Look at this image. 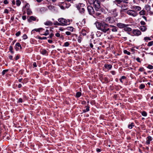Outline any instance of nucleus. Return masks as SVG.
Returning <instances> with one entry per match:
<instances>
[{"mask_svg":"<svg viewBox=\"0 0 153 153\" xmlns=\"http://www.w3.org/2000/svg\"><path fill=\"white\" fill-rule=\"evenodd\" d=\"M97 28L104 33L110 32V25L105 22H96L95 23Z\"/></svg>","mask_w":153,"mask_h":153,"instance_id":"1","label":"nucleus"},{"mask_svg":"<svg viewBox=\"0 0 153 153\" xmlns=\"http://www.w3.org/2000/svg\"><path fill=\"white\" fill-rule=\"evenodd\" d=\"M94 7L96 11L100 12L101 11V8L100 5V2L98 0H95L94 2Z\"/></svg>","mask_w":153,"mask_h":153,"instance_id":"2","label":"nucleus"},{"mask_svg":"<svg viewBox=\"0 0 153 153\" xmlns=\"http://www.w3.org/2000/svg\"><path fill=\"white\" fill-rule=\"evenodd\" d=\"M58 21L61 24V25L64 26L68 25L70 24V21L69 20H66L62 18H59Z\"/></svg>","mask_w":153,"mask_h":153,"instance_id":"3","label":"nucleus"},{"mask_svg":"<svg viewBox=\"0 0 153 153\" xmlns=\"http://www.w3.org/2000/svg\"><path fill=\"white\" fill-rule=\"evenodd\" d=\"M126 13L128 15L133 17H135L138 15L137 13L134 10H129L126 11Z\"/></svg>","mask_w":153,"mask_h":153,"instance_id":"4","label":"nucleus"},{"mask_svg":"<svg viewBox=\"0 0 153 153\" xmlns=\"http://www.w3.org/2000/svg\"><path fill=\"white\" fill-rule=\"evenodd\" d=\"M29 5L27 3L26 4L25 6L23 7V10L25 8H26L27 10V14L28 15H30L32 14V12L31 10L29 9Z\"/></svg>","mask_w":153,"mask_h":153,"instance_id":"5","label":"nucleus"},{"mask_svg":"<svg viewBox=\"0 0 153 153\" xmlns=\"http://www.w3.org/2000/svg\"><path fill=\"white\" fill-rule=\"evenodd\" d=\"M87 9L90 14L92 15L94 14V11L93 7L92 6H88L87 7Z\"/></svg>","mask_w":153,"mask_h":153,"instance_id":"6","label":"nucleus"},{"mask_svg":"<svg viewBox=\"0 0 153 153\" xmlns=\"http://www.w3.org/2000/svg\"><path fill=\"white\" fill-rule=\"evenodd\" d=\"M133 34L135 36H138L141 34V32L138 29H134L132 30Z\"/></svg>","mask_w":153,"mask_h":153,"instance_id":"7","label":"nucleus"},{"mask_svg":"<svg viewBox=\"0 0 153 153\" xmlns=\"http://www.w3.org/2000/svg\"><path fill=\"white\" fill-rule=\"evenodd\" d=\"M83 6H84V5L83 4H82L80 5V6H79V7H77V8L79 10V12L81 13H83L85 11V8L83 7Z\"/></svg>","mask_w":153,"mask_h":153,"instance_id":"8","label":"nucleus"},{"mask_svg":"<svg viewBox=\"0 0 153 153\" xmlns=\"http://www.w3.org/2000/svg\"><path fill=\"white\" fill-rule=\"evenodd\" d=\"M105 21L108 23H112L114 22L113 18L109 17L106 18Z\"/></svg>","mask_w":153,"mask_h":153,"instance_id":"9","label":"nucleus"},{"mask_svg":"<svg viewBox=\"0 0 153 153\" xmlns=\"http://www.w3.org/2000/svg\"><path fill=\"white\" fill-rule=\"evenodd\" d=\"M117 26L120 28H124V27H127L128 25H126L121 23H118Z\"/></svg>","mask_w":153,"mask_h":153,"instance_id":"10","label":"nucleus"},{"mask_svg":"<svg viewBox=\"0 0 153 153\" xmlns=\"http://www.w3.org/2000/svg\"><path fill=\"white\" fill-rule=\"evenodd\" d=\"M15 48L16 51H18L19 49L22 48L21 46L19 43L17 42L16 44Z\"/></svg>","mask_w":153,"mask_h":153,"instance_id":"11","label":"nucleus"},{"mask_svg":"<svg viewBox=\"0 0 153 153\" xmlns=\"http://www.w3.org/2000/svg\"><path fill=\"white\" fill-rule=\"evenodd\" d=\"M132 8L135 11L137 12L141 10V7L139 6H134L132 7Z\"/></svg>","mask_w":153,"mask_h":153,"instance_id":"12","label":"nucleus"},{"mask_svg":"<svg viewBox=\"0 0 153 153\" xmlns=\"http://www.w3.org/2000/svg\"><path fill=\"white\" fill-rule=\"evenodd\" d=\"M146 139V144L149 145L150 143V142L152 140V138L151 136H149L147 137Z\"/></svg>","mask_w":153,"mask_h":153,"instance_id":"13","label":"nucleus"},{"mask_svg":"<svg viewBox=\"0 0 153 153\" xmlns=\"http://www.w3.org/2000/svg\"><path fill=\"white\" fill-rule=\"evenodd\" d=\"M112 27V29H111V31L112 32H117V31L118 29L117 27L116 26L113 25H110V27Z\"/></svg>","mask_w":153,"mask_h":153,"instance_id":"14","label":"nucleus"},{"mask_svg":"<svg viewBox=\"0 0 153 153\" xmlns=\"http://www.w3.org/2000/svg\"><path fill=\"white\" fill-rule=\"evenodd\" d=\"M139 28L142 31H145L147 29L146 27L144 26H140Z\"/></svg>","mask_w":153,"mask_h":153,"instance_id":"15","label":"nucleus"},{"mask_svg":"<svg viewBox=\"0 0 153 153\" xmlns=\"http://www.w3.org/2000/svg\"><path fill=\"white\" fill-rule=\"evenodd\" d=\"M145 8L146 10H147V12L150 11L151 7L150 6H149V5L147 4L145 5Z\"/></svg>","mask_w":153,"mask_h":153,"instance_id":"16","label":"nucleus"},{"mask_svg":"<svg viewBox=\"0 0 153 153\" xmlns=\"http://www.w3.org/2000/svg\"><path fill=\"white\" fill-rule=\"evenodd\" d=\"M36 19V18L35 17L31 16H30L29 19H28V21L29 22H31V20L35 21Z\"/></svg>","mask_w":153,"mask_h":153,"instance_id":"17","label":"nucleus"},{"mask_svg":"<svg viewBox=\"0 0 153 153\" xmlns=\"http://www.w3.org/2000/svg\"><path fill=\"white\" fill-rule=\"evenodd\" d=\"M146 13V11L144 10H141L139 13V14L140 15H145Z\"/></svg>","mask_w":153,"mask_h":153,"instance_id":"18","label":"nucleus"},{"mask_svg":"<svg viewBox=\"0 0 153 153\" xmlns=\"http://www.w3.org/2000/svg\"><path fill=\"white\" fill-rule=\"evenodd\" d=\"M104 67L106 68L110 69L112 67V65L110 64H105Z\"/></svg>","mask_w":153,"mask_h":153,"instance_id":"19","label":"nucleus"},{"mask_svg":"<svg viewBox=\"0 0 153 153\" xmlns=\"http://www.w3.org/2000/svg\"><path fill=\"white\" fill-rule=\"evenodd\" d=\"M124 30L125 31H127L128 32H130L131 31L132 29L131 28L129 27H124Z\"/></svg>","mask_w":153,"mask_h":153,"instance_id":"20","label":"nucleus"},{"mask_svg":"<svg viewBox=\"0 0 153 153\" xmlns=\"http://www.w3.org/2000/svg\"><path fill=\"white\" fill-rule=\"evenodd\" d=\"M45 25H52V22L50 21H47L44 23Z\"/></svg>","mask_w":153,"mask_h":153,"instance_id":"21","label":"nucleus"},{"mask_svg":"<svg viewBox=\"0 0 153 153\" xmlns=\"http://www.w3.org/2000/svg\"><path fill=\"white\" fill-rule=\"evenodd\" d=\"M86 108L85 109H84L83 110V111L84 113H85L87 111H88L89 110V107L88 106H86L85 107Z\"/></svg>","mask_w":153,"mask_h":153,"instance_id":"22","label":"nucleus"},{"mask_svg":"<svg viewBox=\"0 0 153 153\" xmlns=\"http://www.w3.org/2000/svg\"><path fill=\"white\" fill-rule=\"evenodd\" d=\"M134 126V123H131L130 124H129L128 125V128L131 129L132 128V127L133 126Z\"/></svg>","mask_w":153,"mask_h":153,"instance_id":"23","label":"nucleus"},{"mask_svg":"<svg viewBox=\"0 0 153 153\" xmlns=\"http://www.w3.org/2000/svg\"><path fill=\"white\" fill-rule=\"evenodd\" d=\"M44 29H43L42 28H39L38 29H35L33 30H32V31H35L36 32H39L41 30H43Z\"/></svg>","mask_w":153,"mask_h":153,"instance_id":"24","label":"nucleus"},{"mask_svg":"<svg viewBox=\"0 0 153 153\" xmlns=\"http://www.w3.org/2000/svg\"><path fill=\"white\" fill-rule=\"evenodd\" d=\"M122 2V1L120 0H116L114 1V3L116 4H120Z\"/></svg>","mask_w":153,"mask_h":153,"instance_id":"25","label":"nucleus"},{"mask_svg":"<svg viewBox=\"0 0 153 153\" xmlns=\"http://www.w3.org/2000/svg\"><path fill=\"white\" fill-rule=\"evenodd\" d=\"M126 78V77L124 76H123L120 79V81L122 82L123 83V79H124Z\"/></svg>","mask_w":153,"mask_h":153,"instance_id":"26","label":"nucleus"},{"mask_svg":"<svg viewBox=\"0 0 153 153\" xmlns=\"http://www.w3.org/2000/svg\"><path fill=\"white\" fill-rule=\"evenodd\" d=\"M94 0H88V2L90 4H92L94 3Z\"/></svg>","mask_w":153,"mask_h":153,"instance_id":"27","label":"nucleus"},{"mask_svg":"<svg viewBox=\"0 0 153 153\" xmlns=\"http://www.w3.org/2000/svg\"><path fill=\"white\" fill-rule=\"evenodd\" d=\"M81 94V93L80 92H78L76 94V97H80Z\"/></svg>","mask_w":153,"mask_h":153,"instance_id":"28","label":"nucleus"},{"mask_svg":"<svg viewBox=\"0 0 153 153\" xmlns=\"http://www.w3.org/2000/svg\"><path fill=\"white\" fill-rule=\"evenodd\" d=\"M21 2L19 0H17L16 1V4L17 6H19L21 4Z\"/></svg>","mask_w":153,"mask_h":153,"instance_id":"29","label":"nucleus"},{"mask_svg":"<svg viewBox=\"0 0 153 153\" xmlns=\"http://www.w3.org/2000/svg\"><path fill=\"white\" fill-rule=\"evenodd\" d=\"M123 52L124 53L128 55H130L131 54V53L130 52L126 50H124L123 51Z\"/></svg>","mask_w":153,"mask_h":153,"instance_id":"30","label":"nucleus"},{"mask_svg":"<svg viewBox=\"0 0 153 153\" xmlns=\"http://www.w3.org/2000/svg\"><path fill=\"white\" fill-rule=\"evenodd\" d=\"M8 71V69H5V70H4L2 72V74L3 75H4V74H5L7 73Z\"/></svg>","mask_w":153,"mask_h":153,"instance_id":"31","label":"nucleus"},{"mask_svg":"<svg viewBox=\"0 0 153 153\" xmlns=\"http://www.w3.org/2000/svg\"><path fill=\"white\" fill-rule=\"evenodd\" d=\"M68 30L72 32L73 30V28L72 27H68L67 28Z\"/></svg>","mask_w":153,"mask_h":153,"instance_id":"32","label":"nucleus"},{"mask_svg":"<svg viewBox=\"0 0 153 153\" xmlns=\"http://www.w3.org/2000/svg\"><path fill=\"white\" fill-rule=\"evenodd\" d=\"M141 114L143 116L145 117L147 115L146 112L145 111H143L141 113Z\"/></svg>","mask_w":153,"mask_h":153,"instance_id":"33","label":"nucleus"},{"mask_svg":"<svg viewBox=\"0 0 153 153\" xmlns=\"http://www.w3.org/2000/svg\"><path fill=\"white\" fill-rule=\"evenodd\" d=\"M153 44V41H151V42H149L148 43V44H147V46H150L152 45Z\"/></svg>","mask_w":153,"mask_h":153,"instance_id":"34","label":"nucleus"},{"mask_svg":"<svg viewBox=\"0 0 153 153\" xmlns=\"http://www.w3.org/2000/svg\"><path fill=\"white\" fill-rule=\"evenodd\" d=\"M82 38L81 36H79L78 38L77 41L79 43H80L82 40Z\"/></svg>","mask_w":153,"mask_h":153,"instance_id":"35","label":"nucleus"},{"mask_svg":"<svg viewBox=\"0 0 153 153\" xmlns=\"http://www.w3.org/2000/svg\"><path fill=\"white\" fill-rule=\"evenodd\" d=\"M145 87V85L144 84H141L139 86V88L141 89H142L144 88Z\"/></svg>","mask_w":153,"mask_h":153,"instance_id":"36","label":"nucleus"},{"mask_svg":"<svg viewBox=\"0 0 153 153\" xmlns=\"http://www.w3.org/2000/svg\"><path fill=\"white\" fill-rule=\"evenodd\" d=\"M41 53L42 54L45 55L47 51L45 50H43L41 51Z\"/></svg>","mask_w":153,"mask_h":153,"instance_id":"37","label":"nucleus"},{"mask_svg":"<svg viewBox=\"0 0 153 153\" xmlns=\"http://www.w3.org/2000/svg\"><path fill=\"white\" fill-rule=\"evenodd\" d=\"M144 39L145 41H146V42H147V40H151V39L149 37H145Z\"/></svg>","mask_w":153,"mask_h":153,"instance_id":"38","label":"nucleus"},{"mask_svg":"<svg viewBox=\"0 0 153 153\" xmlns=\"http://www.w3.org/2000/svg\"><path fill=\"white\" fill-rule=\"evenodd\" d=\"M147 68L150 69H153V66L151 65H149L147 66Z\"/></svg>","mask_w":153,"mask_h":153,"instance_id":"39","label":"nucleus"},{"mask_svg":"<svg viewBox=\"0 0 153 153\" xmlns=\"http://www.w3.org/2000/svg\"><path fill=\"white\" fill-rule=\"evenodd\" d=\"M9 50L10 51V52L12 53H13V48L12 46H10L9 48Z\"/></svg>","mask_w":153,"mask_h":153,"instance_id":"40","label":"nucleus"},{"mask_svg":"<svg viewBox=\"0 0 153 153\" xmlns=\"http://www.w3.org/2000/svg\"><path fill=\"white\" fill-rule=\"evenodd\" d=\"M69 45V43L68 42H66L64 43V46L65 47H68Z\"/></svg>","mask_w":153,"mask_h":153,"instance_id":"41","label":"nucleus"},{"mask_svg":"<svg viewBox=\"0 0 153 153\" xmlns=\"http://www.w3.org/2000/svg\"><path fill=\"white\" fill-rule=\"evenodd\" d=\"M48 32H49V31L48 30H46L45 32V33L43 34V35H45V36L49 34Z\"/></svg>","mask_w":153,"mask_h":153,"instance_id":"42","label":"nucleus"},{"mask_svg":"<svg viewBox=\"0 0 153 153\" xmlns=\"http://www.w3.org/2000/svg\"><path fill=\"white\" fill-rule=\"evenodd\" d=\"M23 38L24 39H26L27 38V35L25 34H24L23 36H22Z\"/></svg>","mask_w":153,"mask_h":153,"instance_id":"43","label":"nucleus"},{"mask_svg":"<svg viewBox=\"0 0 153 153\" xmlns=\"http://www.w3.org/2000/svg\"><path fill=\"white\" fill-rule=\"evenodd\" d=\"M20 34L21 32L20 31H18L16 33L15 35L16 36H19V35H20Z\"/></svg>","mask_w":153,"mask_h":153,"instance_id":"44","label":"nucleus"},{"mask_svg":"<svg viewBox=\"0 0 153 153\" xmlns=\"http://www.w3.org/2000/svg\"><path fill=\"white\" fill-rule=\"evenodd\" d=\"M140 71L142 72L144 70V69L143 68H140L139 70Z\"/></svg>","mask_w":153,"mask_h":153,"instance_id":"45","label":"nucleus"},{"mask_svg":"<svg viewBox=\"0 0 153 153\" xmlns=\"http://www.w3.org/2000/svg\"><path fill=\"white\" fill-rule=\"evenodd\" d=\"M140 23L141 25H144L146 24L145 22H144L143 21H141L140 22Z\"/></svg>","mask_w":153,"mask_h":153,"instance_id":"46","label":"nucleus"},{"mask_svg":"<svg viewBox=\"0 0 153 153\" xmlns=\"http://www.w3.org/2000/svg\"><path fill=\"white\" fill-rule=\"evenodd\" d=\"M54 25H61V24L60 22H56L55 23Z\"/></svg>","mask_w":153,"mask_h":153,"instance_id":"47","label":"nucleus"},{"mask_svg":"<svg viewBox=\"0 0 153 153\" xmlns=\"http://www.w3.org/2000/svg\"><path fill=\"white\" fill-rule=\"evenodd\" d=\"M4 4H6L8 3V1L7 0H4Z\"/></svg>","mask_w":153,"mask_h":153,"instance_id":"48","label":"nucleus"},{"mask_svg":"<svg viewBox=\"0 0 153 153\" xmlns=\"http://www.w3.org/2000/svg\"><path fill=\"white\" fill-rule=\"evenodd\" d=\"M55 36L57 37H60V34L59 33H57L55 34Z\"/></svg>","mask_w":153,"mask_h":153,"instance_id":"49","label":"nucleus"},{"mask_svg":"<svg viewBox=\"0 0 153 153\" xmlns=\"http://www.w3.org/2000/svg\"><path fill=\"white\" fill-rule=\"evenodd\" d=\"M4 12L5 13H8L9 11L7 9H6L4 10Z\"/></svg>","mask_w":153,"mask_h":153,"instance_id":"50","label":"nucleus"},{"mask_svg":"<svg viewBox=\"0 0 153 153\" xmlns=\"http://www.w3.org/2000/svg\"><path fill=\"white\" fill-rule=\"evenodd\" d=\"M140 126L144 130L145 129V126L144 125H141Z\"/></svg>","mask_w":153,"mask_h":153,"instance_id":"51","label":"nucleus"},{"mask_svg":"<svg viewBox=\"0 0 153 153\" xmlns=\"http://www.w3.org/2000/svg\"><path fill=\"white\" fill-rule=\"evenodd\" d=\"M22 102V98H19L18 101V102Z\"/></svg>","mask_w":153,"mask_h":153,"instance_id":"52","label":"nucleus"},{"mask_svg":"<svg viewBox=\"0 0 153 153\" xmlns=\"http://www.w3.org/2000/svg\"><path fill=\"white\" fill-rule=\"evenodd\" d=\"M66 34L67 35H70L71 34V33L69 31H67L66 32Z\"/></svg>","mask_w":153,"mask_h":153,"instance_id":"53","label":"nucleus"},{"mask_svg":"<svg viewBox=\"0 0 153 153\" xmlns=\"http://www.w3.org/2000/svg\"><path fill=\"white\" fill-rule=\"evenodd\" d=\"M33 66H34V67H37L36 64V62H33Z\"/></svg>","mask_w":153,"mask_h":153,"instance_id":"54","label":"nucleus"},{"mask_svg":"<svg viewBox=\"0 0 153 153\" xmlns=\"http://www.w3.org/2000/svg\"><path fill=\"white\" fill-rule=\"evenodd\" d=\"M22 19L23 20H25L26 19V16H22Z\"/></svg>","mask_w":153,"mask_h":153,"instance_id":"55","label":"nucleus"},{"mask_svg":"<svg viewBox=\"0 0 153 153\" xmlns=\"http://www.w3.org/2000/svg\"><path fill=\"white\" fill-rule=\"evenodd\" d=\"M19 56L18 55H17L16 56L15 59L16 60H17L18 59H19Z\"/></svg>","mask_w":153,"mask_h":153,"instance_id":"56","label":"nucleus"},{"mask_svg":"<svg viewBox=\"0 0 153 153\" xmlns=\"http://www.w3.org/2000/svg\"><path fill=\"white\" fill-rule=\"evenodd\" d=\"M96 151H97V152H101V150L100 149H98V148H97V149H96Z\"/></svg>","mask_w":153,"mask_h":153,"instance_id":"57","label":"nucleus"},{"mask_svg":"<svg viewBox=\"0 0 153 153\" xmlns=\"http://www.w3.org/2000/svg\"><path fill=\"white\" fill-rule=\"evenodd\" d=\"M137 61L138 62H140V59L139 57H137L136 59Z\"/></svg>","mask_w":153,"mask_h":153,"instance_id":"58","label":"nucleus"},{"mask_svg":"<svg viewBox=\"0 0 153 153\" xmlns=\"http://www.w3.org/2000/svg\"><path fill=\"white\" fill-rule=\"evenodd\" d=\"M9 58L10 59H13V57L12 56H11V55H10L9 56Z\"/></svg>","mask_w":153,"mask_h":153,"instance_id":"59","label":"nucleus"},{"mask_svg":"<svg viewBox=\"0 0 153 153\" xmlns=\"http://www.w3.org/2000/svg\"><path fill=\"white\" fill-rule=\"evenodd\" d=\"M54 34L53 33H51L50 34L49 37L50 38H52V37L53 36Z\"/></svg>","mask_w":153,"mask_h":153,"instance_id":"60","label":"nucleus"},{"mask_svg":"<svg viewBox=\"0 0 153 153\" xmlns=\"http://www.w3.org/2000/svg\"><path fill=\"white\" fill-rule=\"evenodd\" d=\"M111 73L113 75L115 74V72L114 71H111Z\"/></svg>","mask_w":153,"mask_h":153,"instance_id":"61","label":"nucleus"},{"mask_svg":"<svg viewBox=\"0 0 153 153\" xmlns=\"http://www.w3.org/2000/svg\"><path fill=\"white\" fill-rule=\"evenodd\" d=\"M90 47L91 48H93V44L91 43L90 44Z\"/></svg>","mask_w":153,"mask_h":153,"instance_id":"62","label":"nucleus"},{"mask_svg":"<svg viewBox=\"0 0 153 153\" xmlns=\"http://www.w3.org/2000/svg\"><path fill=\"white\" fill-rule=\"evenodd\" d=\"M142 18H143L146 21H147V19H146V17L144 16H142Z\"/></svg>","mask_w":153,"mask_h":153,"instance_id":"63","label":"nucleus"},{"mask_svg":"<svg viewBox=\"0 0 153 153\" xmlns=\"http://www.w3.org/2000/svg\"><path fill=\"white\" fill-rule=\"evenodd\" d=\"M48 42L49 43H52L53 42V41L52 40H48Z\"/></svg>","mask_w":153,"mask_h":153,"instance_id":"64","label":"nucleus"}]
</instances>
